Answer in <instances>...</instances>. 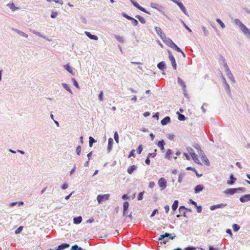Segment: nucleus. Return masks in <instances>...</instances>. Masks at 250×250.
Wrapping results in <instances>:
<instances>
[{
    "mask_svg": "<svg viewBox=\"0 0 250 250\" xmlns=\"http://www.w3.org/2000/svg\"><path fill=\"white\" fill-rule=\"evenodd\" d=\"M240 26L241 27V29L244 32L245 35H249V37L250 38V30L242 23H241L240 24Z\"/></svg>",
    "mask_w": 250,
    "mask_h": 250,
    "instance_id": "39448f33",
    "label": "nucleus"
},
{
    "mask_svg": "<svg viewBox=\"0 0 250 250\" xmlns=\"http://www.w3.org/2000/svg\"><path fill=\"white\" fill-rule=\"evenodd\" d=\"M241 190L242 191H245L244 188H228L224 191V193L228 195H233L235 193L237 192V191Z\"/></svg>",
    "mask_w": 250,
    "mask_h": 250,
    "instance_id": "f03ea898",
    "label": "nucleus"
},
{
    "mask_svg": "<svg viewBox=\"0 0 250 250\" xmlns=\"http://www.w3.org/2000/svg\"><path fill=\"white\" fill-rule=\"evenodd\" d=\"M155 31L158 35L160 36L161 39L165 36V34L163 32L160 27H156Z\"/></svg>",
    "mask_w": 250,
    "mask_h": 250,
    "instance_id": "4468645a",
    "label": "nucleus"
},
{
    "mask_svg": "<svg viewBox=\"0 0 250 250\" xmlns=\"http://www.w3.org/2000/svg\"><path fill=\"white\" fill-rule=\"evenodd\" d=\"M123 16H124L125 18H126V19H127V20H130V21H131V20H132V19H133V18H132V17H130V16H128V15H126V14H123Z\"/></svg>",
    "mask_w": 250,
    "mask_h": 250,
    "instance_id": "603ef678",
    "label": "nucleus"
},
{
    "mask_svg": "<svg viewBox=\"0 0 250 250\" xmlns=\"http://www.w3.org/2000/svg\"><path fill=\"white\" fill-rule=\"evenodd\" d=\"M203 189V186L201 185H198L196 186L194 189L195 193H197L201 191H202Z\"/></svg>",
    "mask_w": 250,
    "mask_h": 250,
    "instance_id": "393cba45",
    "label": "nucleus"
},
{
    "mask_svg": "<svg viewBox=\"0 0 250 250\" xmlns=\"http://www.w3.org/2000/svg\"><path fill=\"white\" fill-rule=\"evenodd\" d=\"M85 34L90 39L96 40V41L98 39V38L97 36L91 35V33L89 32L85 31Z\"/></svg>",
    "mask_w": 250,
    "mask_h": 250,
    "instance_id": "f3484780",
    "label": "nucleus"
},
{
    "mask_svg": "<svg viewBox=\"0 0 250 250\" xmlns=\"http://www.w3.org/2000/svg\"><path fill=\"white\" fill-rule=\"evenodd\" d=\"M197 208V211L198 213H200L202 211V208L201 206H196Z\"/></svg>",
    "mask_w": 250,
    "mask_h": 250,
    "instance_id": "4d7b16f0",
    "label": "nucleus"
},
{
    "mask_svg": "<svg viewBox=\"0 0 250 250\" xmlns=\"http://www.w3.org/2000/svg\"><path fill=\"white\" fill-rule=\"evenodd\" d=\"M137 168V167L135 165H132L128 167L127 171L129 174H131L133 171Z\"/></svg>",
    "mask_w": 250,
    "mask_h": 250,
    "instance_id": "4be33fe9",
    "label": "nucleus"
},
{
    "mask_svg": "<svg viewBox=\"0 0 250 250\" xmlns=\"http://www.w3.org/2000/svg\"><path fill=\"white\" fill-rule=\"evenodd\" d=\"M158 185L161 190L165 189L167 186V182L165 178H161L158 181Z\"/></svg>",
    "mask_w": 250,
    "mask_h": 250,
    "instance_id": "7ed1b4c3",
    "label": "nucleus"
},
{
    "mask_svg": "<svg viewBox=\"0 0 250 250\" xmlns=\"http://www.w3.org/2000/svg\"><path fill=\"white\" fill-rule=\"evenodd\" d=\"M72 82H73V83H74V85L77 87V88H79V84L77 82V81H76V80L74 78H73L72 79Z\"/></svg>",
    "mask_w": 250,
    "mask_h": 250,
    "instance_id": "09e8293b",
    "label": "nucleus"
},
{
    "mask_svg": "<svg viewBox=\"0 0 250 250\" xmlns=\"http://www.w3.org/2000/svg\"><path fill=\"white\" fill-rule=\"evenodd\" d=\"M64 67L69 73L73 74V70L68 64L65 65Z\"/></svg>",
    "mask_w": 250,
    "mask_h": 250,
    "instance_id": "f704fd0d",
    "label": "nucleus"
},
{
    "mask_svg": "<svg viewBox=\"0 0 250 250\" xmlns=\"http://www.w3.org/2000/svg\"><path fill=\"white\" fill-rule=\"evenodd\" d=\"M164 208L167 213L169 210V207L168 205H166Z\"/></svg>",
    "mask_w": 250,
    "mask_h": 250,
    "instance_id": "13d9d810",
    "label": "nucleus"
},
{
    "mask_svg": "<svg viewBox=\"0 0 250 250\" xmlns=\"http://www.w3.org/2000/svg\"><path fill=\"white\" fill-rule=\"evenodd\" d=\"M62 86L64 88H65L66 90H67L68 91L70 92V93H72V92H71V89H70L69 86L68 84H66V83H62Z\"/></svg>",
    "mask_w": 250,
    "mask_h": 250,
    "instance_id": "58836bf2",
    "label": "nucleus"
},
{
    "mask_svg": "<svg viewBox=\"0 0 250 250\" xmlns=\"http://www.w3.org/2000/svg\"><path fill=\"white\" fill-rule=\"evenodd\" d=\"M136 18L138 19V20L142 23H146V20L145 18H144L143 17L140 16V15H136Z\"/></svg>",
    "mask_w": 250,
    "mask_h": 250,
    "instance_id": "7c9ffc66",
    "label": "nucleus"
},
{
    "mask_svg": "<svg viewBox=\"0 0 250 250\" xmlns=\"http://www.w3.org/2000/svg\"><path fill=\"white\" fill-rule=\"evenodd\" d=\"M178 206V201L175 200L174 201V203H173V205H172V209L173 211H175L177 209Z\"/></svg>",
    "mask_w": 250,
    "mask_h": 250,
    "instance_id": "c756f323",
    "label": "nucleus"
},
{
    "mask_svg": "<svg viewBox=\"0 0 250 250\" xmlns=\"http://www.w3.org/2000/svg\"><path fill=\"white\" fill-rule=\"evenodd\" d=\"M156 151H157L156 149H155V151H154V152L149 153L148 154V156L147 157L148 158H150V157L154 158V157H155L156 156Z\"/></svg>",
    "mask_w": 250,
    "mask_h": 250,
    "instance_id": "a19ab883",
    "label": "nucleus"
},
{
    "mask_svg": "<svg viewBox=\"0 0 250 250\" xmlns=\"http://www.w3.org/2000/svg\"><path fill=\"white\" fill-rule=\"evenodd\" d=\"M128 207H129V203H128V202H127V201L125 202L124 203V205H123V209H124L123 214H124V215H126V211L127 210V209L128 208Z\"/></svg>",
    "mask_w": 250,
    "mask_h": 250,
    "instance_id": "6ab92c4d",
    "label": "nucleus"
},
{
    "mask_svg": "<svg viewBox=\"0 0 250 250\" xmlns=\"http://www.w3.org/2000/svg\"><path fill=\"white\" fill-rule=\"evenodd\" d=\"M81 147L80 146H79L77 147L76 148V152H77V154L78 155H80V153H81Z\"/></svg>",
    "mask_w": 250,
    "mask_h": 250,
    "instance_id": "c03bdc74",
    "label": "nucleus"
},
{
    "mask_svg": "<svg viewBox=\"0 0 250 250\" xmlns=\"http://www.w3.org/2000/svg\"><path fill=\"white\" fill-rule=\"evenodd\" d=\"M169 59L171 62V64L173 68L176 70V63L175 60V58L173 55L171 54L170 52H169Z\"/></svg>",
    "mask_w": 250,
    "mask_h": 250,
    "instance_id": "423d86ee",
    "label": "nucleus"
},
{
    "mask_svg": "<svg viewBox=\"0 0 250 250\" xmlns=\"http://www.w3.org/2000/svg\"><path fill=\"white\" fill-rule=\"evenodd\" d=\"M135 150L134 149H132L131 152H130V154L128 156V157L130 158L131 157V156H133L134 157H135V154H134V152H135Z\"/></svg>",
    "mask_w": 250,
    "mask_h": 250,
    "instance_id": "8fccbe9b",
    "label": "nucleus"
},
{
    "mask_svg": "<svg viewBox=\"0 0 250 250\" xmlns=\"http://www.w3.org/2000/svg\"><path fill=\"white\" fill-rule=\"evenodd\" d=\"M178 119L180 121H184V120H185L186 118L184 115L181 114H179Z\"/></svg>",
    "mask_w": 250,
    "mask_h": 250,
    "instance_id": "79ce46f5",
    "label": "nucleus"
},
{
    "mask_svg": "<svg viewBox=\"0 0 250 250\" xmlns=\"http://www.w3.org/2000/svg\"><path fill=\"white\" fill-rule=\"evenodd\" d=\"M226 206H227L226 204H223V203L217 204V205H214L211 206L210 207V209L211 210H213L216 208H223L225 207Z\"/></svg>",
    "mask_w": 250,
    "mask_h": 250,
    "instance_id": "9d476101",
    "label": "nucleus"
},
{
    "mask_svg": "<svg viewBox=\"0 0 250 250\" xmlns=\"http://www.w3.org/2000/svg\"><path fill=\"white\" fill-rule=\"evenodd\" d=\"M143 198V193L141 192L139 193L138 196V200H141Z\"/></svg>",
    "mask_w": 250,
    "mask_h": 250,
    "instance_id": "bf43d9fd",
    "label": "nucleus"
},
{
    "mask_svg": "<svg viewBox=\"0 0 250 250\" xmlns=\"http://www.w3.org/2000/svg\"><path fill=\"white\" fill-rule=\"evenodd\" d=\"M130 1L132 3V4L135 7H136L137 8L139 9V10H140L141 11H143L144 12H145L146 13H148V12H147L144 8H143V7L140 6L139 5V4L137 2H136V1H135L134 0H130Z\"/></svg>",
    "mask_w": 250,
    "mask_h": 250,
    "instance_id": "0eeeda50",
    "label": "nucleus"
},
{
    "mask_svg": "<svg viewBox=\"0 0 250 250\" xmlns=\"http://www.w3.org/2000/svg\"><path fill=\"white\" fill-rule=\"evenodd\" d=\"M239 200L243 203L250 201V194H246L241 197Z\"/></svg>",
    "mask_w": 250,
    "mask_h": 250,
    "instance_id": "f8f14e48",
    "label": "nucleus"
},
{
    "mask_svg": "<svg viewBox=\"0 0 250 250\" xmlns=\"http://www.w3.org/2000/svg\"><path fill=\"white\" fill-rule=\"evenodd\" d=\"M236 180V178L234 177L233 174H231L230 176V180H228L227 183L229 185H231L234 183Z\"/></svg>",
    "mask_w": 250,
    "mask_h": 250,
    "instance_id": "412c9836",
    "label": "nucleus"
},
{
    "mask_svg": "<svg viewBox=\"0 0 250 250\" xmlns=\"http://www.w3.org/2000/svg\"><path fill=\"white\" fill-rule=\"evenodd\" d=\"M10 8L12 10H15L17 8L15 7L14 4L13 3L11 4L10 5Z\"/></svg>",
    "mask_w": 250,
    "mask_h": 250,
    "instance_id": "052dcab7",
    "label": "nucleus"
},
{
    "mask_svg": "<svg viewBox=\"0 0 250 250\" xmlns=\"http://www.w3.org/2000/svg\"><path fill=\"white\" fill-rule=\"evenodd\" d=\"M172 155V150L170 149H168L167 150V152L166 153L165 158L169 160L171 158Z\"/></svg>",
    "mask_w": 250,
    "mask_h": 250,
    "instance_id": "a211bd4d",
    "label": "nucleus"
},
{
    "mask_svg": "<svg viewBox=\"0 0 250 250\" xmlns=\"http://www.w3.org/2000/svg\"><path fill=\"white\" fill-rule=\"evenodd\" d=\"M157 67L161 70H164L166 69V66L165 63L164 62H159L158 65Z\"/></svg>",
    "mask_w": 250,
    "mask_h": 250,
    "instance_id": "a878e982",
    "label": "nucleus"
},
{
    "mask_svg": "<svg viewBox=\"0 0 250 250\" xmlns=\"http://www.w3.org/2000/svg\"><path fill=\"white\" fill-rule=\"evenodd\" d=\"M99 99L100 101H102L103 100V91H101L99 94Z\"/></svg>",
    "mask_w": 250,
    "mask_h": 250,
    "instance_id": "49530a36",
    "label": "nucleus"
},
{
    "mask_svg": "<svg viewBox=\"0 0 250 250\" xmlns=\"http://www.w3.org/2000/svg\"><path fill=\"white\" fill-rule=\"evenodd\" d=\"M216 21L219 24V25L222 28H224L225 27L224 23L220 19H217Z\"/></svg>",
    "mask_w": 250,
    "mask_h": 250,
    "instance_id": "72a5a7b5",
    "label": "nucleus"
},
{
    "mask_svg": "<svg viewBox=\"0 0 250 250\" xmlns=\"http://www.w3.org/2000/svg\"><path fill=\"white\" fill-rule=\"evenodd\" d=\"M14 30L17 33H18V34H19L20 35H21L22 36H23L25 38H27L28 37V35L24 33V32H22V31H20L17 29H14Z\"/></svg>",
    "mask_w": 250,
    "mask_h": 250,
    "instance_id": "473e14b6",
    "label": "nucleus"
},
{
    "mask_svg": "<svg viewBox=\"0 0 250 250\" xmlns=\"http://www.w3.org/2000/svg\"><path fill=\"white\" fill-rule=\"evenodd\" d=\"M187 150L195 163L200 165L205 164L207 166H208L209 165L208 160L207 157L204 155L203 151L200 148L199 149V158H198L197 155L194 153V150L192 148L188 147Z\"/></svg>",
    "mask_w": 250,
    "mask_h": 250,
    "instance_id": "f257e3e1",
    "label": "nucleus"
},
{
    "mask_svg": "<svg viewBox=\"0 0 250 250\" xmlns=\"http://www.w3.org/2000/svg\"><path fill=\"white\" fill-rule=\"evenodd\" d=\"M116 39L120 42H123V38L122 37L120 36H116Z\"/></svg>",
    "mask_w": 250,
    "mask_h": 250,
    "instance_id": "de8ad7c7",
    "label": "nucleus"
},
{
    "mask_svg": "<svg viewBox=\"0 0 250 250\" xmlns=\"http://www.w3.org/2000/svg\"><path fill=\"white\" fill-rule=\"evenodd\" d=\"M178 83L183 88V89L185 90L186 86L183 81L180 78H178Z\"/></svg>",
    "mask_w": 250,
    "mask_h": 250,
    "instance_id": "cd10ccee",
    "label": "nucleus"
},
{
    "mask_svg": "<svg viewBox=\"0 0 250 250\" xmlns=\"http://www.w3.org/2000/svg\"><path fill=\"white\" fill-rule=\"evenodd\" d=\"M155 185V183L154 182H150L149 183L148 187L150 188H154Z\"/></svg>",
    "mask_w": 250,
    "mask_h": 250,
    "instance_id": "5fc2aeb1",
    "label": "nucleus"
},
{
    "mask_svg": "<svg viewBox=\"0 0 250 250\" xmlns=\"http://www.w3.org/2000/svg\"><path fill=\"white\" fill-rule=\"evenodd\" d=\"M68 187V185L66 184H63V185L62 186V188L63 189H65L66 188H67Z\"/></svg>",
    "mask_w": 250,
    "mask_h": 250,
    "instance_id": "774afa93",
    "label": "nucleus"
},
{
    "mask_svg": "<svg viewBox=\"0 0 250 250\" xmlns=\"http://www.w3.org/2000/svg\"><path fill=\"white\" fill-rule=\"evenodd\" d=\"M57 15H58V13L56 12H53L51 13V17L52 18H55L57 17Z\"/></svg>",
    "mask_w": 250,
    "mask_h": 250,
    "instance_id": "864d4df0",
    "label": "nucleus"
},
{
    "mask_svg": "<svg viewBox=\"0 0 250 250\" xmlns=\"http://www.w3.org/2000/svg\"><path fill=\"white\" fill-rule=\"evenodd\" d=\"M183 177H184L183 174H179V177H178V182H180V183L182 182V181L183 180Z\"/></svg>",
    "mask_w": 250,
    "mask_h": 250,
    "instance_id": "3c124183",
    "label": "nucleus"
},
{
    "mask_svg": "<svg viewBox=\"0 0 250 250\" xmlns=\"http://www.w3.org/2000/svg\"><path fill=\"white\" fill-rule=\"evenodd\" d=\"M158 211V210L157 209H155L153 212H152L150 216L152 217L155 215V213Z\"/></svg>",
    "mask_w": 250,
    "mask_h": 250,
    "instance_id": "e2e57ef3",
    "label": "nucleus"
},
{
    "mask_svg": "<svg viewBox=\"0 0 250 250\" xmlns=\"http://www.w3.org/2000/svg\"><path fill=\"white\" fill-rule=\"evenodd\" d=\"M114 139H115L116 142L117 143H119V135H118L117 132H115L114 133Z\"/></svg>",
    "mask_w": 250,
    "mask_h": 250,
    "instance_id": "ea45409f",
    "label": "nucleus"
},
{
    "mask_svg": "<svg viewBox=\"0 0 250 250\" xmlns=\"http://www.w3.org/2000/svg\"><path fill=\"white\" fill-rule=\"evenodd\" d=\"M143 150V147L142 145H140L137 148V152L138 154H141Z\"/></svg>",
    "mask_w": 250,
    "mask_h": 250,
    "instance_id": "a18cd8bd",
    "label": "nucleus"
},
{
    "mask_svg": "<svg viewBox=\"0 0 250 250\" xmlns=\"http://www.w3.org/2000/svg\"><path fill=\"white\" fill-rule=\"evenodd\" d=\"M173 2L176 3L177 5L180 7V8L182 10V11L186 14V9L185 6L183 5V3L177 1L175 0H171Z\"/></svg>",
    "mask_w": 250,
    "mask_h": 250,
    "instance_id": "9b49d317",
    "label": "nucleus"
},
{
    "mask_svg": "<svg viewBox=\"0 0 250 250\" xmlns=\"http://www.w3.org/2000/svg\"><path fill=\"white\" fill-rule=\"evenodd\" d=\"M113 143V140L112 138H109L108 140V149L111 150Z\"/></svg>",
    "mask_w": 250,
    "mask_h": 250,
    "instance_id": "c85d7f7f",
    "label": "nucleus"
},
{
    "mask_svg": "<svg viewBox=\"0 0 250 250\" xmlns=\"http://www.w3.org/2000/svg\"><path fill=\"white\" fill-rule=\"evenodd\" d=\"M161 39L169 47L173 42L170 39L167 38L166 35L162 38Z\"/></svg>",
    "mask_w": 250,
    "mask_h": 250,
    "instance_id": "1a4fd4ad",
    "label": "nucleus"
},
{
    "mask_svg": "<svg viewBox=\"0 0 250 250\" xmlns=\"http://www.w3.org/2000/svg\"><path fill=\"white\" fill-rule=\"evenodd\" d=\"M23 227L22 226L19 227L15 231V234H18L20 233L23 230Z\"/></svg>",
    "mask_w": 250,
    "mask_h": 250,
    "instance_id": "c9c22d12",
    "label": "nucleus"
},
{
    "mask_svg": "<svg viewBox=\"0 0 250 250\" xmlns=\"http://www.w3.org/2000/svg\"><path fill=\"white\" fill-rule=\"evenodd\" d=\"M170 47L175 49L178 52H181L184 56H185L184 52L182 51V50L179 47H178L177 45L174 42H173V43L170 45Z\"/></svg>",
    "mask_w": 250,
    "mask_h": 250,
    "instance_id": "ddd939ff",
    "label": "nucleus"
},
{
    "mask_svg": "<svg viewBox=\"0 0 250 250\" xmlns=\"http://www.w3.org/2000/svg\"><path fill=\"white\" fill-rule=\"evenodd\" d=\"M226 73H227V76L229 77V78L230 79V80L233 82H235V80H234V77L233 76V75L231 73V71L230 70H228V71H226Z\"/></svg>",
    "mask_w": 250,
    "mask_h": 250,
    "instance_id": "b1692460",
    "label": "nucleus"
},
{
    "mask_svg": "<svg viewBox=\"0 0 250 250\" xmlns=\"http://www.w3.org/2000/svg\"><path fill=\"white\" fill-rule=\"evenodd\" d=\"M222 59L224 62V67L225 68L226 71H228V70H229L227 62H225V59L223 57H222Z\"/></svg>",
    "mask_w": 250,
    "mask_h": 250,
    "instance_id": "e433bc0d",
    "label": "nucleus"
},
{
    "mask_svg": "<svg viewBox=\"0 0 250 250\" xmlns=\"http://www.w3.org/2000/svg\"><path fill=\"white\" fill-rule=\"evenodd\" d=\"M184 155L185 156V157L187 160H190V157L187 153H184Z\"/></svg>",
    "mask_w": 250,
    "mask_h": 250,
    "instance_id": "338daca9",
    "label": "nucleus"
},
{
    "mask_svg": "<svg viewBox=\"0 0 250 250\" xmlns=\"http://www.w3.org/2000/svg\"><path fill=\"white\" fill-rule=\"evenodd\" d=\"M89 145L90 147H92L93 144L95 143L96 141L91 136H90L89 138Z\"/></svg>",
    "mask_w": 250,
    "mask_h": 250,
    "instance_id": "2f4dec72",
    "label": "nucleus"
},
{
    "mask_svg": "<svg viewBox=\"0 0 250 250\" xmlns=\"http://www.w3.org/2000/svg\"><path fill=\"white\" fill-rule=\"evenodd\" d=\"M187 209H188V208H185L183 206L180 207V208H179V213H180V215H177V217H179L181 215L186 216Z\"/></svg>",
    "mask_w": 250,
    "mask_h": 250,
    "instance_id": "6e6552de",
    "label": "nucleus"
},
{
    "mask_svg": "<svg viewBox=\"0 0 250 250\" xmlns=\"http://www.w3.org/2000/svg\"><path fill=\"white\" fill-rule=\"evenodd\" d=\"M79 248L77 245H75L72 247L71 250H79Z\"/></svg>",
    "mask_w": 250,
    "mask_h": 250,
    "instance_id": "6e6d98bb",
    "label": "nucleus"
},
{
    "mask_svg": "<svg viewBox=\"0 0 250 250\" xmlns=\"http://www.w3.org/2000/svg\"><path fill=\"white\" fill-rule=\"evenodd\" d=\"M109 194L104 195H99L97 196V200L99 204H101L103 202L107 201L109 198Z\"/></svg>",
    "mask_w": 250,
    "mask_h": 250,
    "instance_id": "20e7f679",
    "label": "nucleus"
},
{
    "mask_svg": "<svg viewBox=\"0 0 250 250\" xmlns=\"http://www.w3.org/2000/svg\"><path fill=\"white\" fill-rule=\"evenodd\" d=\"M82 221V218L81 216H78L77 217H75L73 219V223L75 224H79Z\"/></svg>",
    "mask_w": 250,
    "mask_h": 250,
    "instance_id": "5701e85b",
    "label": "nucleus"
},
{
    "mask_svg": "<svg viewBox=\"0 0 250 250\" xmlns=\"http://www.w3.org/2000/svg\"><path fill=\"white\" fill-rule=\"evenodd\" d=\"M165 145V143L164 140H161L157 143L158 146L160 148V149L162 151L164 150V146Z\"/></svg>",
    "mask_w": 250,
    "mask_h": 250,
    "instance_id": "aec40b11",
    "label": "nucleus"
},
{
    "mask_svg": "<svg viewBox=\"0 0 250 250\" xmlns=\"http://www.w3.org/2000/svg\"><path fill=\"white\" fill-rule=\"evenodd\" d=\"M145 163H146L147 165H150V160H149V158H148V157H147V158H146V161H145Z\"/></svg>",
    "mask_w": 250,
    "mask_h": 250,
    "instance_id": "0e129e2a",
    "label": "nucleus"
},
{
    "mask_svg": "<svg viewBox=\"0 0 250 250\" xmlns=\"http://www.w3.org/2000/svg\"><path fill=\"white\" fill-rule=\"evenodd\" d=\"M186 169L187 170H191L192 171H195V172H196L195 169L192 167H187Z\"/></svg>",
    "mask_w": 250,
    "mask_h": 250,
    "instance_id": "680f3d73",
    "label": "nucleus"
},
{
    "mask_svg": "<svg viewBox=\"0 0 250 250\" xmlns=\"http://www.w3.org/2000/svg\"><path fill=\"white\" fill-rule=\"evenodd\" d=\"M53 1L55 2L56 3H59L61 5L63 4V1L62 0H52Z\"/></svg>",
    "mask_w": 250,
    "mask_h": 250,
    "instance_id": "69168bd1",
    "label": "nucleus"
},
{
    "mask_svg": "<svg viewBox=\"0 0 250 250\" xmlns=\"http://www.w3.org/2000/svg\"><path fill=\"white\" fill-rule=\"evenodd\" d=\"M150 6L152 8L160 10V8H162V6L157 3H151Z\"/></svg>",
    "mask_w": 250,
    "mask_h": 250,
    "instance_id": "bb28decb",
    "label": "nucleus"
},
{
    "mask_svg": "<svg viewBox=\"0 0 250 250\" xmlns=\"http://www.w3.org/2000/svg\"><path fill=\"white\" fill-rule=\"evenodd\" d=\"M232 229L234 231H237L240 229V227L238 225L234 224L232 225Z\"/></svg>",
    "mask_w": 250,
    "mask_h": 250,
    "instance_id": "4c0bfd02",
    "label": "nucleus"
},
{
    "mask_svg": "<svg viewBox=\"0 0 250 250\" xmlns=\"http://www.w3.org/2000/svg\"><path fill=\"white\" fill-rule=\"evenodd\" d=\"M131 23L132 24L134 25V26H137L138 24V21L135 20V19L133 18L132 20H131Z\"/></svg>",
    "mask_w": 250,
    "mask_h": 250,
    "instance_id": "37998d69",
    "label": "nucleus"
},
{
    "mask_svg": "<svg viewBox=\"0 0 250 250\" xmlns=\"http://www.w3.org/2000/svg\"><path fill=\"white\" fill-rule=\"evenodd\" d=\"M170 122V117L168 116H167L161 120V123L162 125H167Z\"/></svg>",
    "mask_w": 250,
    "mask_h": 250,
    "instance_id": "2eb2a0df",
    "label": "nucleus"
},
{
    "mask_svg": "<svg viewBox=\"0 0 250 250\" xmlns=\"http://www.w3.org/2000/svg\"><path fill=\"white\" fill-rule=\"evenodd\" d=\"M167 237H169L170 239H173L174 237H175V236H171L170 234L168 233H166L165 234H162V235H160L159 240V241L162 240Z\"/></svg>",
    "mask_w": 250,
    "mask_h": 250,
    "instance_id": "dca6fc26",
    "label": "nucleus"
}]
</instances>
